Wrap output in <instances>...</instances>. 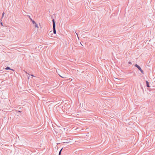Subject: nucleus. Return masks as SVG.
<instances>
[{
	"instance_id": "nucleus-5",
	"label": "nucleus",
	"mask_w": 155,
	"mask_h": 155,
	"mask_svg": "<svg viewBox=\"0 0 155 155\" xmlns=\"http://www.w3.org/2000/svg\"><path fill=\"white\" fill-rule=\"evenodd\" d=\"M5 69L7 70L11 69H10V68H9V67H7L5 68Z\"/></svg>"
},
{
	"instance_id": "nucleus-4",
	"label": "nucleus",
	"mask_w": 155,
	"mask_h": 155,
	"mask_svg": "<svg viewBox=\"0 0 155 155\" xmlns=\"http://www.w3.org/2000/svg\"><path fill=\"white\" fill-rule=\"evenodd\" d=\"M146 84H147V86L148 87H150V86H149V83L147 81H146Z\"/></svg>"
},
{
	"instance_id": "nucleus-7",
	"label": "nucleus",
	"mask_w": 155,
	"mask_h": 155,
	"mask_svg": "<svg viewBox=\"0 0 155 155\" xmlns=\"http://www.w3.org/2000/svg\"><path fill=\"white\" fill-rule=\"evenodd\" d=\"M4 13H3L2 14V17H3L4 16Z\"/></svg>"
},
{
	"instance_id": "nucleus-6",
	"label": "nucleus",
	"mask_w": 155,
	"mask_h": 155,
	"mask_svg": "<svg viewBox=\"0 0 155 155\" xmlns=\"http://www.w3.org/2000/svg\"><path fill=\"white\" fill-rule=\"evenodd\" d=\"M62 149L60 150V151L59 153V155H60L61 153V150H62Z\"/></svg>"
},
{
	"instance_id": "nucleus-9",
	"label": "nucleus",
	"mask_w": 155,
	"mask_h": 155,
	"mask_svg": "<svg viewBox=\"0 0 155 155\" xmlns=\"http://www.w3.org/2000/svg\"><path fill=\"white\" fill-rule=\"evenodd\" d=\"M1 25H2V22L1 23Z\"/></svg>"
},
{
	"instance_id": "nucleus-3",
	"label": "nucleus",
	"mask_w": 155,
	"mask_h": 155,
	"mask_svg": "<svg viewBox=\"0 0 155 155\" xmlns=\"http://www.w3.org/2000/svg\"><path fill=\"white\" fill-rule=\"evenodd\" d=\"M31 20L33 24L34 25L35 27L37 28H38V25L36 23L35 21H34V20H32V19H31Z\"/></svg>"
},
{
	"instance_id": "nucleus-11",
	"label": "nucleus",
	"mask_w": 155,
	"mask_h": 155,
	"mask_svg": "<svg viewBox=\"0 0 155 155\" xmlns=\"http://www.w3.org/2000/svg\"><path fill=\"white\" fill-rule=\"evenodd\" d=\"M31 76H34L32 75H31Z\"/></svg>"
},
{
	"instance_id": "nucleus-8",
	"label": "nucleus",
	"mask_w": 155,
	"mask_h": 155,
	"mask_svg": "<svg viewBox=\"0 0 155 155\" xmlns=\"http://www.w3.org/2000/svg\"><path fill=\"white\" fill-rule=\"evenodd\" d=\"M129 64H131V63L130 62H129Z\"/></svg>"
},
{
	"instance_id": "nucleus-1",
	"label": "nucleus",
	"mask_w": 155,
	"mask_h": 155,
	"mask_svg": "<svg viewBox=\"0 0 155 155\" xmlns=\"http://www.w3.org/2000/svg\"><path fill=\"white\" fill-rule=\"evenodd\" d=\"M52 22L53 25V32L54 34H56V32L55 29V24L54 19L52 20Z\"/></svg>"
},
{
	"instance_id": "nucleus-10",
	"label": "nucleus",
	"mask_w": 155,
	"mask_h": 155,
	"mask_svg": "<svg viewBox=\"0 0 155 155\" xmlns=\"http://www.w3.org/2000/svg\"><path fill=\"white\" fill-rule=\"evenodd\" d=\"M11 70H12V71H14V70H13V69H11Z\"/></svg>"
},
{
	"instance_id": "nucleus-2",
	"label": "nucleus",
	"mask_w": 155,
	"mask_h": 155,
	"mask_svg": "<svg viewBox=\"0 0 155 155\" xmlns=\"http://www.w3.org/2000/svg\"><path fill=\"white\" fill-rule=\"evenodd\" d=\"M135 66L137 67L142 73L143 74V71L142 70L141 68L139 66H138L137 64H136L135 65Z\"/></svg>"
}]
</instances>
